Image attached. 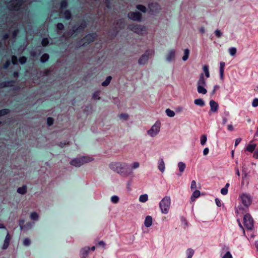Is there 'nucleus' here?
<instances>
[{
	"label": "nucleus",
	"mask_w": 258,
	"mask_h": 258,
	"mask_svg": "<svg viewBox=\"0 0 258 258\" xmlns=\"http://www.w3.org/2000/svg\"><path fill=\"white\" fill-rule=\"evenodd\" d=\"M109 167L111 170L123 177H126L133 174V171L130 166L125 162H113L109 164Z\"/></svg>",
	"instance_id": "1"
},
{
	"label": "nucleus",
	"mask_w": 258,
	"mask_h": 258,
	"mask_svg": "<svg viewBox=\"0 0 258 258\" xmlns=\"http://www.w3.org/2000/svg\"><path fill=\"white\" fill-rule=\"evenodd\" d=\"M239 205L235 207L237 215H243L246 213L252 203V198L249 194L243 193L239 196Z\"/></svg>",
	"instance_id": "2"
},
{
	"label": "nucleus",
	"mask_w": 258,
	"mask_h": 258,
	"mask_svg": "<svg viewBox=\"0 0 258 258\" xmlns=\"http://www.w3.org/2000/svg\"><path fill=\"white\" fill-rule=\"evenodd\" d=\"M171 204V199L169 196H165L159 203V208L162 213L166 214L168 213Z\"/></svg>",
	"instance_id": "3"
},
{
	"label": "nucleus",
	"mask_w": 258,
	"mask_h": 258,
	"mask_svg": "<svg viewBox=\"0 0 258 258\" xmlns=\"http://www.w3.org/2000/svg\"><path fill=\"white\" fill-rule=\"evenodd\" d=\"M93 158L89 156H82L80 158H76L72 159L70 161L71 165L77 167H80L85 163H88L92 161Z\"/></svg>",
	"instance_id": "4"
},
{
	"label": "nucleus",
	"mask_w": 258,
	"mask_h": 258,
	"mask_svg": "<svg viewBox=\"0 0 258 258\" xmlns=\"http://www.w3.org/2000/svg\"><path fill=\"white\" fill-rule=\"evenodd\" d=\"M160 127L161 122L159 121H156L151 128L148 131V135L152 137L156 136L160 132Z\"/></svg>",
	"instance_id": "5"
},
{
	"label": "nucleus",
	"mask_w": 258,
	"mask_h": 258,
	"mask_svg": "<svg viewBox=\"0 0 258 258\" xmlns=\"http://www.w3.org/2000/svg\"><path fill=\"white\" fill-rule=\"evenodd\" d=\"M243 223L245 227L248 230L253 227V220L249 214H246L243 217Z\"/></svg>",
	"instance_id": "6"
},
{
	"label": "nucleus",
	"mask_w": 258,
	"mask_h": 258,
	"mask_svg": "<svg viewBox=\"0 0 258 258\" xmlns=\"http://www.w3.org/2000/svg\"><path fill=\"white\" fill-rule=\"evenodd\" d=\"M23 3V0H11L8 3V7L11 10H18Z\"/></svg>",
	"instance_id": "7"
},
{
	"label": "nucleus",
	"mask_w": 258,
	"mask_h": 258,
	"mask_svg": "<svg viewBox=\"0 0 258 258\" xmlns=\"http://www.w3.org/2000/svg\"><path fill=\"white\" fill-rule=\"evenodd\" d=\"M129 29L139 35L143 34V33L146 30V27L144 26L140 25H131L128 27Z\"/></svg>",
	"instance_id": "8"
},
{
	"label": "nucleus",
	"mask_w": 258,
	"mask_h": 258,
	"mask_svg": "<svg viewBox=\"0 0 258 258\" xmlns=\"http://www.w3.org/2000/svg\"><path fill=\"white\" fill-rule=\"evenodd\" d=\"M148 8V12L151 15H155L158 13L161 10L160 5L156 3L149 4Z\"/></svg>",
	"instance_id": "9"
},
{
	"label": "nucleus",
	"mask_w": 258,
	"mask_h": 258,
	"mask_svg": "<svg viewBox=\"0 0 258 258\" xmlns=\"http://www.w3.org/2000/svg\"><path fill=\"white\" fill-rule=\"evenodd\" d=\"M127 16L129 19L134 21L141 22L142 20V15L138 11L130 12Z\"/></svg>",
	"instance_id": "10"
},
{
	"label": "nucleus",
	"mask_w": 258,
	"mask_h": 258,
	"mask_svg": "<svg viewBox=\"0 0 258 258\" xmlns=\"http://www.w3.org/2000/svg\"><path fill=\"white\" fill-rule=\"evenodd\" d=\"M90 250V247L86 246L80 250V255L81 258H87Z\"/></svg>",
	"instance_id": "11"
},
{
	"label": "nucleus",
	"mask_w": 258,
	"mask_h": 258,
	"mask_svg": "<svg viewBox=\"0 0 258 258\" xmlns=\"http://www.w3.org/2000/svg\"><path fill=\"white\" fill-rule=\"evenodd\" d=\"M210 111L212 112H217L218 109V103L213 100L210 101Z\"/></svg>",
	"instance_id": "12"
},
{
	"label": "nucleus",
	"mask_w": 258,
	"mask_h": 258,
	"mask_svg": "<svg viewBox=\"0 0 258 258\" xmlns=\"http://www.w3.org/2000/svg\"><path fill=\"white\" fill-rule=\"evenodd\" d=\"M60 14L63 16V17L66 20H70L72 18V14L69 10H62L61 11Z\"/></svg>",
	"instance_id": "13"
},
{
	"label": "nucleus",
	"mask_w": 258,
	"mask_h": 258,
	"mask_svg": "<svg viewBox=\"0 0 258 258\" xmlns=\"http://www.w3.org/2000/svg\"><path fill=\"white\" fill-rule=\"evenodd\" d=\"M222 251L226 252V253L223 255L222 258H233L231 253L229 250V248L228 246L224 245L222 248Z\"/></svg>",
	"instance_id": "14"
},
{
	"label": "nucleus",
	"mask_w": 258,
	"mask_h": 258,
	"mask_svg": "<svg viewBox=\"0 0 258 258\" xmlns=\"http://www.w3.org/2000/svg\"><path fill=\"white\" fill-rule=\"evenodd\" d=\"M10 236L9 233L8 232L7 234V235L5 237V240H4V244L2 247L3 249H6L8 247L9 244H10Z\"/></svg>",
	"instance_id": "15"
},
{
	"label": "nucleus",
	"mask_w": 258,
	"mask_h": 258,
	"mask_svg": "<svg viewBox=\"0 0 258 258\" xmlns=\"http://www.w3.org/2000/svg\"><path fill=\"white\" fill-rule=\"evenodd\" d=\"M149 56V53H145L139 59V63L140 64H145L147 61V60H148Z\"/></svg>",
	"instance_id": "16"
},
{
	"label": "nucleus",
	"mask_w": 258,
	"mask_h": 258,
	"mask_svg": "<svg viewBox=\"0 0 258 258\" xmlns=\"http://www.w3.org/2000/svg\"><path fill=\"white\" fill-rule=\"evenodd\" d=\"M203 83V85H201L200 82L198 83V92L199 93L205 94L207 93V90L205 89L204 87L205 82H202Z\"/></svg>",
	"instance_id": "17"
},
{
	"label": "nucleus",
	"mask_w": 258,
	"mask_h": 258,
	"mask_svg": "<svg viewBox=\"0 0 258 258\" xmlns=\"http://www.w3.org/2000/svg\"><path fill=\"white\" fill-rule=\"evenodd\" d=\"M152 223H153V222H152V217L150 216H146V217L145 218V221H144L145 226L147 228H148L152 225Z\"/></svg>",
	"instance_id": "18"
},
{
	"label": "nucleus",
	"mask_w": 258,
	"mask_h": 258,
	"mask_svg": "<svg viewBox=\"0 0 258 258\" xmlns=\"http://www.w3.org/2000/svg\"><path fill=\"white\" fill-rule=\"evenodd\" d=\"M186 167L185 164L183 162H179L178 163V167L179 169V171L180 172V174H178L177 175L180 176L181 174L185 170Z\"/></svg>",
	"instance_id": "19"
},
{
	"label": "nucleus",
	"mask_w": 258,
	"mask_h": 258,
	"mask_svg": "<svg viewBox=\"0 0 258 258\" xmlns=\"http://www.w3.org/2000/svg\"><path fill=\"white\" fill-rule=\"evenodd\" d=\"M158 168L162 173H163L164 172L165 164L162 158H161L158 162Z\"/></svg>",
	"instance_id": "20"
},
{
	"label": "nucleus",
	"mask_w": 258,
	"mask_h": 258,
	"mask_svg": "<svg viewBox=\"0 0 258 258\" xmlns=\"http://www.w3.org/2000/svg\"><path fill=\"white\" fill-rule=\"evenodd\" d=\"M83 39L86 43H90L94 40V37L92 34H88L85 36Z\"/></svg>",
	"instance_id": "21"
},
{
	"label": "nucleus",
	"mask_w": 258,
	"mask_h": 258,
	"mask_svg": "<svg viewBox=\"0 0 258 258\" xmlns=\"http://www.w3.org/2000/svg\"><path fill=\"white\" fill-rule=\"evenodd\" d=\"M200 194H201L200 191L199 190H195L193 192V193L190 197V200L192 202L195 201V200L197 198H198L200 197Z\"/></svg>",
	"instance_id": "22"
},
{
	"label": "nucleus",
	"mask_w": 258,
	"mask_h": 258,
	"mask_svg": "<svg viewBox=\"0 0 258 258\" xmlns=\"http://www.w3.org/2000/svg\"><path fill=\"white\" fill-rule=\"evenodd\" d=\"M49 55L47 53L43 54L40 58V61L41 63H45L48 60Z\"/></svg>",
	"instance_id": "23"
},
{
	"label": "nucleus",
	"mask_w": 258,
	"mask_h": 258,
	"mask_svg": "<svg viewBox=\"0 0 258 258\" xmlns=\"http://www.w3.org/2000/svg\"><path fill=\"white\" fill-rule=\"evenodd\" d=\"M194 103L201 107H203L205 104L204 101L201 98L195 99L194 100Z\"/></svg>",
	"instance_id": "24"
},
{
	"label": "nucleus",
	"mask_w": 258,
	"mask_h": 258,
	"mask_svg": "<svg viewBox=\"0 0 258 258\" xmlns=\"http://www.w3.org/2000/svg\"><path fill=\"white\" fill-rule=\"evenodd\" d=\"M136 8L138 10L140 11V12L143 13H145L147 11V8L145 6L142 5H137L136 6Z\"/></svg>",
	"instance_id": "25"
},
{
	"label": "nucleus",
	"mask_w": 258,
	"mask_h": 258,
	"mask_svg": "<svg viewBox=\"0 0 258 258\" xmlns=\"http://www.w3.org/2000/svg\"><path fill=\"white\" fill-rule=\"evenodd\" d=\"M256 147V145L255 144H249L246 148V150L252 153Z\"/></svg>",
	"instance_id": "26"
},
{
	"label": "nucleus",
	"mask_w": 258,
	"mask_h": 258,
	"mask_svg": "<svg viewBox=\"0 0 258 258\" xmlns=\"http://www.w3.org/2000/svg\"><path fill=\"white\" fill-rule=\"evenodd\" d=\"M195 253V251L192 248H189L186 251V253L187 255L186 258H191L194 255Z\"/></svg>",
	"instance_id": "27"
},
{
	"label": "nucleus",
	"mask_w": 258,
	"mask_h": 258,
	"mask_svg": "<svg viewBox=\"0 0 258 258\" xmlns=\"http://www.w3.org/2000/svg\"><path fill=\"white\" fill-rule=\"evenodd\" d=\"M148 200V196L147 194L142 195L139 197V201L142 203H145Z\"/></svg>",
	"instance_id": "28"
},
{
	"label": "nucleus",
	"mask_w": 258,
	"mask_h": 258,
	"mask_svg": "<svg viewBox=\"0 0 258 258\" xmlns=\"http://www.w3.org/2000/svg\"><path fill=\"white\" fill-rule=\"evenodd\" d=\"M27 191L26 186L23 185L17 189V192L21 195H24Z\"/></svg>",
	"instance_id": "29"
},
{
	"label": "nucleus",
	"mask_w": 258,
	"mask_h": 258,
	"mask_svg": "<svg viewBox=\"0 0 258 258\" xmlns=\"http://www.w3.org/2000/svg\"><path fill=\"white\" fill-rule=\"evenodd\" d=\"M165 113L166 115L170 117H172L175 116V112L169 108L166 109Z\"/></svg>",
	"instance_id": "30"
},
{
	"label": "nucleus",
	"mask_w": 258,
	"mask_h": 258,
	"mask_svg": "<svg viewBox=\"0 0 258 258\" xmlns=\"http://www.w3.org/2000/svg\"><path fill=\"white\" fill-rule=\"evenodd\" d=\"M207 140V136L206 135H202L200 138L201 144L204 146L206 144Z\"/></svg>",
	"instance_id": "31"
},
{
	"label": "nucleus",
	"mask_w": 258,
	"mask_h": 258,
	"mask_svg": "<svg viewBox=\"0 0 258 258\" xmlns=\"http://www.w3.org/2000/svg\"><path fill=\"white\" fill-rule=\"evenodd\" d=\"M99 95H100V91H95L93 94L92 98L95 100H99V99H100Z\"/></svg>",
	"instance_id": "32"
},
{
	"label": "nucleus",
	"mask_w": 258,
	"mask_h": 258,
	"mask_svg": "<svg viewBox=\"0 0 258 258\" xmlns=\"http://www.w3.org/2000/svg\"><path fill=\"white\" fill-rule=\"evenodd\" d=\"M49 44V40L47 38H44L42 39L41 41V44L43 46L45 47Z\"/></svg>",
	"instance_id": "33"
},
{
	"label": "nucleus",
	"mask_w": 258,
	"mask_h": 258,
	"mask_svg": "<svg viewBox=\"0 0 258 258\" xmlns=\"http://www.w3.org/2000/svg\"><path fill=\"white\" fill-rule=\"evenodd\" d=\"M30 218L32 220H37L38 219V215L36 212L32 213L30 215Z\"/></svg>",
	"instance_id": "34"
},
{
	"label": "nucleus",
	"mask_w": 258,
	"mask_h": 258,
	"mask_svg": "<svg viewBox=\"0 0 258 258\" xmlns=\"http://www.w3.org/2000/svg\"><path fill=\"white\" fill-rule=\"evenodd\" d=\"M86 27V23H82L81 24H80L76 29V31H81L82 30H83L85 27Z\"/></svg>",
	"instance_id": "35"
},
{
	"label": "nucleus",
	"mask_w": 258,
	"mask_h": 258,
	"mask_svg": "<svg viewBox=\"0 0 258 258\" xmlns=\"http://www.w3.org/2000/svg\"><path fill=\"white\" fill-rule=\"evenodd\" d=\"M140 166V164L138 162H134L132 165L131 169L133 171V169H136L139 168Z\"/></svg>",
	"instance_id": "36"
},
{
	"label": "nucleus",
	"mask_w": 258,
	"mask_h": 258,
	"mask_svg": "<svg viewBox=\"0 0 258 258\" xmlns=\"http://www.w3.org/2000/svg\"><path fill=\"white\" fill-rule=\"evenodd\" d=\"M25 221L23 219H21L19 221V226L21 230H24V228H26V226L24 225Z\"/></svg>",
	"instance_id": "37"
},
{
	"label": "nucleus",
	"mask_w": 258,
	"mask_h": 258,
	"mask_svg": "<svg viewBox=\"0 0 258 258\" xmlns=\"http://www.w3.org/2000/svg\"><path fill=\"white\" fill-rule=\"evenodd\" d=\"M188 54H189V50L188 49H185L184 50V55H183L182 57V59L185 61L186 60L188 57Z\"/></svg>",
	"instance_id": "38"
},
{
	"label": "nucleus",
	"mask_w": 258,
	"mask_h": 258,
	"mask_svg": "<svg viewBox=\"0 0 258 258\" xmlns=\"http://www.w3.org/2000/svg\"><path fill=\"white\" fill-rule=\"evenodd\" d=\"M119 201V198L117 196H113L111 198V201L113 203H117Z\"/></svg>",
	"instance_id": "39"
},
{
	"label": "nucleus",
	"mask_w": 258,
	"mask_h": 258,
	"mask_svg": "<svg viewBox=\"0 0 258 258\" xmlns=\"http://www.w3.org/2000/svg\"><path fill=\"white\" fill-rule=\"evenodd\" d=\"M119 117L124 120H126L128 118V115L126 113H121L119 115Z\"/></svg>",
	"instance_id": "40"
},
{
	"label": "nucleus",
	"mask_w": 258,
	"mask_h": 258,
	"mask_svg": "<svg viewBox=\"0 0 258 258\" xmlns=\"http://www.w3.org/2000/svg\"><path fill=\"white\" fill-rule=\"evenodd\" d=\"M203 70L205 72V75L207 78H209L210 76L209 72L208 70V67L207 66H204L203 67Z\"/></svg>",
	"instance_id": "41"
},
{
	"label": "nucleus",
	"mask_w": 258,
	"mask_h": 258,
	"mask_svg": "<svg viewBox=\"0 0 258 258\" xmlns=\"http://www.w3.org/2000/svg\"><path fill=\"white\" fill-rule=\"evenodd\" d=\"M68 6V3L67 1H63L60 4V9L61 11L63 10V9L66 8Z\"/></svg>",
	"instance_id": "42"
},
{
	"label": "nucleus",
	"mask_w": 258,
	"mask_h": 258,
	"mask_svg": "<svg viewBox=\"0 0 258 258\" xmlns=\"http://www.w3.org/2000/svg\"><path fill=\"white\" fill-rule=\"evenodd\" d=\"M30 243H31V241L28 238H26L24 239V240L23 241V244L25 246H28L30 245Z\"/></svg>",
	"instance_id": "43"
},
{
	"label": "nucleus",
	"mask_w": 258,
	"mask_h": 258,
	"mask_svg": "<svg viewBox=\"0 0 258 258\" xmlns=\"http://www.w3.org/2000/svg\"><path fill=\"white\" fill-rule=\"evenodd\" d=\"M34 223L31 222L27 223L25 226H26V228H24V230H28L30 229H31L33 226Z\"/></svg>",
	"instance_id": "44"
},
{
	"label": "nucleus",
	"mask_w": 258,
	"mask_h": 258,
	"mask_svg": "<svg viewBox=\"0 0 258 258\" xmlns=\"http://www.w3.org/2000/svg\"><path fill=\"white\" fill-rule=\"evenodd\" d=\"M10 110L8 109H4L2 110H0V114L1 116L6 115L9 112Z\"/></svg>",
	"instance_id": "45"
},
{
	"label": "nucleus",
	"mask_w": 258,
	"mask_h": 258,
	"mask_svg": "<svg viewBox=\"0 0 258 258\" xmlns=\"http://www.w3.org/2000/svg\"><path fill=\"white\" fill-rule=\"evenodd\" d=\"M27 58L25 57V56H22V57H21L20 58H19V62L21 64H24L26 63V62L27 61Z\"/></svg>",
	"instance_id": "46"
},
{
	"label": "nucleus",
	"mask_w": 258,
	"mask_h": 258,
	"mask_svg": "<svg viewBox=\"0 0 258 258\" xmlns=\"http://www.w3.org/2000/svg\"><path fill=\"white\" fill-rule=\"evenodd\" d=\"M252 106L254 107L258 106V98H254L252 102Z\"/></svg>",
	"instance_id": "47"
},
{
	"label": "nucleus",
	"mask_w": 258,
	"mask_h": 258,
	"mask_svg": "<svg viewBox=\"0 0 258 258\" xmlns=\"http://www.w3.org/2000/svg\"><path fill=\"white\" fill-rule=\"evenodd\" d=\"M53 123V119L52 117H48L47 119V123L49 126L51 125Z\"/></svg>",
	"instance_id": "48"
},
{
	"label": "nucleus",
	"mask_w": 258,
	"mask_h": 258,
	"mask_svg": "<svg viewBox=\"0 0 258 258\" xmlns=\"http://www.w3.org/2000/svg\"><path fill=\"white\" fill-rule=\"evenodd\" d=\"M197 188L196 182L195 180H192L191 182L190 188L191 189H194Z\"/></svg>",
	"instance_id": "49"
},
{
	"label": "nucleus",
	"mask_w": 258,
	"mask_h": 258,
	"mask_svg": "<svg viewBox=\"0 0 258 258\" xmlns=\"http://www.w3.org/2000/svg\"><path fill=\"white\" fill-rule=\"evenodd\" d=\"M220 192L222 195H226L228 193V189L225 187H223L221 189Z\"/></svg>",
	"instance_id": "50"
},
{
	"label": "nucleus",
	"mask_w": 258,
	"mask_h": 258,
	"mask_svg": "<svg viewBox=\"0 0 258 258\" xmlns=\"http://www.w3.org/2000/svg\"><path fill=\"white\" fill-rule=\"evenodd\" d=\"M12 62L14 64H17V57L16 56H12Z\"/></svg>",
	"instance_id": "51"
},
{
	"label": "nucleus",
	"mask_w": 258,
	"mask_h": 258,
	"mask_svg": "<svg viewBox=\"0 0 258 258\" xmlns=\"http://www.w3.org/2000/svg\"><path fill=\"white\" fill-rule=\"evenodd\" d=\"M57 28L59 30H62L64 29V26L63 24L59 23L57 24Z\"/></svg>",
	"instance_id": "52"
},
{
	"label": "nucleus",
	"mask_w": 258,
	"mask_h": 258,
	"mask_svg": "<svg viewBox=\"0 0 258 258\" xmlns=\"http://www.w3.org/2000/svg\"><path fill=\"white\" fill-rule=\"evenodd\" d=\"M229 51L231 55H234L236 52V49L235 48H231L229 49Z\"/></svg>",
	"instance_id": "53"
},
{
	"label": "nucleus",
	"mask_w": 258,
	"mask_h": 258,
	"mask_svg": "<svg viewBox=\"0 0 258 258\" xmlns=\"http://www.w3.org/2000/svg\"><path fill=\"white\" fill-rule=\"evenodd\" d=\"M174 52L172 51L170 52L169 56L167 57V59L168 60H170L172 57L174 56Z\"/></svg>",
	"instance_id": "54"
},
{
	"label": "nucleus",
	"mask_w": 258,
	"mask_h": 258,
	"mask_svg": "<svg viewBox=\"0 0 258 258\" xmlns=\"http://www.w3.org/2000/svg\"><path fill=\"white\" fill-rule=\"evenodd\" d=\"M215 203L218 207H220L221 206V201L218 198L215 199Z\"/></svg>",
	"instance_id": "55"
},
{
	"label": "nucleus",
	"mask_w": 258,
	"mask_h": 258,
	"mask_svg": "<svg viewBox=\"0 0 258 258\" xmlns=\"http://www.w3.org/2000/svg\"><path fill=\"white\" fill-rule=\"evenodd\" d=\"M227 129L229 131L232 132L234 130L233 126L232 124H229L227 126Z\"/></svg>",
	"instance_id": "56"
},
{
	"label": "nucleus",
	"mask_w": 258,
	"mask_h": 258,
	"mask_svg": "<svg viewBox=\"0 0 258 258\" xmlns=\"http://www.w3.org/2000/svg\"><path fill=\"white\" fill-rule=\"evenodd\" d=\"M228 120V118L226 117V116H223L222 117V124H225Z\"/></svg>",
	"instance_id": "57"
},
{
	"label": "nucleus",
	"mask_w": 258,
	"mask_h": 258,
	"mask_svg": "<svg viewBox=\"0 0 258 258\" xmlns=\"http://www.w3.org/2000/svg\"><path fill=\"white\" fill-rule=\"evenodd\" d=\"M209 152V150L208 148H205L203 150V154L204 155H207Z\"/></svg>",
	"instance_id": "58"
},
{
	"label": "nucleus",
	"mask_w": 258,
	"mask_h": 258,
	"mask_svg": "<svg viewBox=\"0 0 258 258\" xmlns=\"http://www.w3.org/2000/svg\"><path fill=\"white\" fill-rule=\"evenodd\" d=\"M10 64V61L9 60H7L5 63L4 64V69H7L9 65Z\"/></svg>",
	"instance_id": "59"
},
{
	"label": "nucleus",
	"mask_w": 258,
	"mask_h": 258,
	"mask_svg": "<svg viewBox=\"0 0 258 258\" xmlns=\"http://www.w3.org/2000/svg\"><path fill=\"white\" fill-rule=\"evenodd\" d=\"M253 157L256 159H258V150L254 152Z\"/></svg>",
	"instance_id": "60"
},
{
	"label": "nucleus",
	"mask_w": 258,
	"mask_h": 258,
	"mask_svg": "<svg viewBox=\"0 0 258 258\" xmlns=\"http://www.w3.org/2000/svg\"><path fill=\"white\" fill-rule=\"evenodd\" d=\"M241 139L240 138H237L235 141V146H237L240 142Z\"/></svg>",
	"instance_id": "61"
},
{
	"label": "nucleus",
	"mask_w": 258,
	"mask_h": 258,
	"mask_svg": "<svg viewBox=\"0 0 258 258\" xmlns=\"http://www.w3.org/2000/svg\"><path fill=\"white\" fill-rule=\"evenodd\" d=\"M98 245L102 247H104L105 246V243L103 241H100L98 243Z\"/></svg>",
	"instance_id": "62"
},
{
	"label": "nucleus",
	"mask_w": 258,
	"mask_h": 258,
	"mask_svg": "<svg viewBox=\"0 0 258 258\" xmlns=\"http://www.w3.org/2000/svg\"><path fill=\"white\" fill-rule=\"evenodd\" d=\"M105 3L106 4V6L107 8H110V2L109 0H105Z\"/></svg>",
	"instance_id": "63"
},
{
	"label": "nucleus",
	"mask_w": 258,
	"mask_h": 258,
	"mask_svg": "<svg viewBox=\"0 0 258 258\" xmlns=\"http://www.w3.org/2000/svg\"><path fill=\"white\" fill-rule=\"evenodd\" d=\"M215 34L218 37H220L221 35V32L218 30L215 31Z\"/></svg>",
	"instance_id": "64"
}]
</instances>
